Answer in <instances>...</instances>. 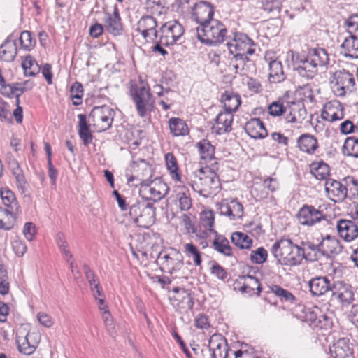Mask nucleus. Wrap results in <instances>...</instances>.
Wrapping results in <instances>:
<instances>
[{
  "label": "nucleus",
  "instance_id": "6ab92c4d",
  "mask_svg": "<svg viewBox=\"0 0 358 358\" xmlns=\"http://www.w3.org/2000/svg\"><path fill=\"white\" fill-rule=\"evenodd\" d=\"M344 108L338 101H331L324 104L321 117L330 122L341 120L344 117Z\"/></svg>",
  "mask_w": 358,
  "mask_h": 358
},
{
  "label": "nucleus",
  "instance_id": "412c9836",
  "mask_svg": "<svg viewBox=\"0 0 358 358\" xmlns=\"http://www.w3.org/2000/svg\"><path fill=\"white\" fill-rule=\"evenodd\" d=\"M104 27L108 32L114 35L119 36L122 33L123 26L121 22V17L117 7H114L113 13H105L104 14Z\"/></svg>",
  "mask_w": 358,
  "mask_h": 358
},
{
  "label": "nucleus",
  "instance_id": "7c9ffc66",
  "mask_svg": "<svg viewBox=\"0 0 358 358\" xmlns=\"http://www.w3.org/2000/svg\"><path fill=\"white\" fill-rule=\"evenodd\" d=\"M320 308L317 306L307 308L304 305L299 304L293 310L294 315L298 319L310 322H315L317 320Z\"/></svg>",
  "mask_w": 358,
  "mask_h": 358
},
{
  "label": "nucleus",
  "instance_id": "dca6fc26",
  "mask_svg": "<svg viewBox=\"0 0 358 358\" xmlns=\"http://www.w3.org/2000/svg\"><path fill=\"white\" fill-rule=\"evenodd\" d=\"M192 14L193 19L199 24V26H203L214 20V8L208 2L201 1L194 5Z\"/></svg>",
  "mask_w": 358,
  "mask_h": 358
},
{
  "label": "nucleus",
  "instance_id": "3c124183",
  "mask_svg": "<svg viewBox=\"0 0 358 358\" xmlns=\"http://www.w3.org/2000/svg\"><path fill=\"white\" fill-rule=\"evenodd\" d=\"M138 167L142 171V173H138L136 176H130L128 178V183L130 184L134 180H137L140 182L139 178L151 179L152 176V169L144 159L141 160Z\"/></svg>",
  "mask_w": 358,
  "mask_h": 358
},
{
  "label": "nucleus",
  "instance_id": "f704fd0d",
  "mask_svg": "<svg viewBox=\"0 0 358 358\" xmlns=\"http://www.w3.org/2000/svg\"><path fill=\"white\" fill-rule=\"evenodd\" d=\"M286 76L282 64L278 59L269 62L268 79L271 83H278L283 81Z\"/></svg>",
  "mask_w": 358,
  "mask_h": 358
},
{
  "label": "nucleus",
  "instance_id": "864d4df0",
  "mask_svg": "<svg viewBox=\"0 0 358 358\" xmlns=\"http://www.w3.org/2000/svg\"><path fill=\"white\" fill-rule=\"evenodd\" d=\"M177 199H178L181 210L186 211L192 208V203L190 194L189 190L185 187L181 188V189L177 193Z\"/></svg>",
  "mask_w": 358,
  "mask_h": 358
},
{
  "label": "nucleus",
  "instance_id": "79ce46f5",
  "mask_svg": "<svg viewBox=\"0 0 358 358\" xmlns=\"http://www.w3.org/2000/svg\"><path fill=\"white\" fill-rule=\"evenodd\" d=\"M310 173L319 180H327L330 173L329 166L322 161L315 162L310 164Z\"/></svg>",
  "mask_w": 358,
  "mask_h": 358
},
{
  "label": "nucleus",
  "instance_id": "c03bdc74",
  "mask_svg": "<svg viewBox=\"0 0 358 358\" xmlns=\"http://www.w3.org/2000/svg\"><path fill=\"white\" fill-rule=\"evenodd\" d=\"M22 67L26 76H35L41 71V66L31 55L24 57Z\"/></svg>",
  "mask_w": 358,
  "mask_h": 358
},
{
  "label": "nucleus",
  "instance_id": "c9c22d12",
  "mask_svg": "<svg viewBox=\"0 0 358 358\" xmlns=\"http://www.w3.org/2000/svg\"><path fill=\"white\" fill-rule=\"evenodd\" d=\"M308 56L310 59V62H313L317 68L327 66L329 63V55L324 48H318L310 50Z\"/></svg>",
  "mask_w": 358,
  "mask_h": 358
},
{
  "label": "nucleus",
  "instance_id": "1a4fd4ad",
  "mask_svg": "<svg viewBox=\"0 0 358 358\" xmlns=\"http://www.w3.org/2000/svg\"><path fill=\"white\" fill-rule=\"evenodd\" d=\"M115 115V112L112 108L103 105L94 107L89 118L91 120L93 126L99 131H104L110 128Z\"/></svg>",
  "mask_w": 358,
  "mask_h": 358
},
{
  "label": "nucleus",
  "instance_id": "ea45409f",
  "mask_svg": "<svg viewBox=\"0 0 358 358\" xmlns=\"http://www.w3.org/2000/svg\"><path fill=\"white\" fill-rule=\"evenodd\" d=\"M83 269L85 274V278L88 281L91 291L94 298L97 299V296H103V290L99 281L94 275V272L87 265L83 266Z\"/></svg>",
  "mask_w": 358,
  "mask_h": 358
},
{
  "label": "nucleus",
  "instance_id": "37998d69",
  "mask_svg": "<svg viewBox=\"0 0 358 358\" xmlns=\"http://www.w3.org/2000/svg\"><path fill=\"white\" fill-rule=\"evenodd\" d=\"M24 88L18 87V83L6 84V82L1 85V93L8 97L14 96L16 99L15 104L20 103V97L24 93Z\"/></svg>",
  "mask_w": 358,
  "mask_h": 358
},
{
  "label": "nucleus",
  "instance_id": "72a5a7b5",
  "mask_svg": "<svg viewBox=\"0 0 358 358\" xmlns=\"http://www.w3.org/2000/svg\"><path fill=\"white\" fill-rule=\"evenodd\" d=\"M221 101L224 104L225 111L231 114L238 110L241 103L240 95L233 92H225L222 94Z\"/></svg>",
  "mask_w": 358,
  "mask_h": 358
},
{
  "label": "nucleus",
  "instance_id": "9d476101",
  "mask_svg": "<svg viewBox=\"0 0 358 358\" xmlns=\"http://www.w3.org/2000/svg\"><path fill=\"white\" fill-rule=\"evenodd\" d=\"M184 32V27L178 21L166 22L159 31L160 43L164 46L173 45L181 39Z\"/></svg>",
  "mask_w": 358,
  "mask_h": 358
},
{
  "label": "nucleus",
  "instance_id": "393cba45",
  "mask_svg": "<svg viewBox=\"0 0 358 358\" xmlns=\"http://www.w3.org/2000/svg\"><path fill=\"white\" fill-rule=\"evenodd\" d=\"M336 227L340 236L345 241H351L358 236V227L353 221L341 220Z\"/></svg>",
  "mask_w": 358,
  "mask_h": 358
},
{
  "label": "nucleus",
  "instance_id": "4468645a",
  "mask_svg": "<svg viewBox=\"0 0 358 358\" xmlns=\"http://www.w3.org/2000/svg\"><path fill=\"white\" fill-rule=\"evenodd\" d=\"M136 30L138 31L148 42L155 41L159 34L156 30L157 26L155 17L150 15L143 16L138 22Z\"/></svg>",
  "mask_w": 358,
  "mask_h": 358
},
{
  "label": "nucleus",
  "instance_id": "f257e3e1",
  "mask_svg": "<svg viewBox=\"0 0 358 358\" xmlns=\"http://www.w3.org/2000/svg\"><path fill=\"white\" fill-rule=\"evenodd\" d=\"M217 162L201 166L187 172V183L200 196L208 198L217 194L221 189V182L217 174Z\"/></svg>",
  "mask_w": 358,
  "mask_h": 358
},
{
  "label": "nucleus",
  "instance_id": "aec40b11",
  "mask_svg": "<svg viewBox=\"0 0 358 358\" xmlns=\"http://www.w3.org/2000/svg\"><path fill=\"white\" fill-rule=\"evenodd\" d=\"M324 189L329 198L334 202L343 201L348 195L343 183L331 178L326 180Z\"/></svg>",
  "mask_w": 358,
  "mask_h": 358
},
{
  "label": "nucleus",
  "instance_id": "774afa93",
  "mask_svg": "<svg viewBox=\"0 0 358 358\" xmlns=\"http://www.w3.org/2000/svg\"><path fill=\"white\" fill-rule=\"evenodd\" d=\"M286 111L281 101H273L268 106V113L272 116H279Z\"/></svg>",
  "mask_w": 358,
  "mask_h": 358
},
{
  "label": "nucleus",
  "instance_id": "bf43d9fd",
  "mask_svg": "<svg viewBox=\"0 0 358 358\" xmlns=\"http://www.w3.org/2000/svg\"><path fill=\"white\" fill-rule=\"evenodd\" d=\"M262 7L266 12L277 15L280 12L281 3L279 0H263Z\"/></svg>",
  "mask_w": 358,
  "mask_h": 358
},
{
  "label": "nucleus",
  "instance_id": "9b49d317",
  "mask_svg": "<svg viewBox=\"0 0 358 358\" xmlns=\"http://www.w3.org/2000/svg\"><path fill=\"white\" fill-rule=\"evenodd\" d=\"M172 296H170L171 305L180 313H186L194 307V299L192 291L180 287L172 289Z\"/></svg>",
  "mask_w": 358,
  "mask_h": 358
},
{
  "label": "nucleus",
  "instance_id": "c85d7f7f",
  "mask_svg": "<svg viewBox=\"0 0 358 358\" xmlns=\"http://www.w3.org/2000/svg\"><path fill=\"white\" fill-rule=\"evenodd\" d=\"M201 160L207 164L217 162L215 157V147L208 139H202L196 145Z\"/></svg>",
  "mask_w": 358,
  "mask_h": 358
},
{
  "label": "nucleus",
  "instance_id": "49530a36",
  "mask_svg": "<svg viewBox=\"0 0 358 358\" xmlns=\"http://www.w3.org/2000/svg\"><path fill=\"white\" fill-rule=\"evenodd\" d=\"M163 258L166 260L167 265L178 266L182 264V255L176 248H166Z\"/></svg>",
  "mask_w": 358,
  "mask_h": 358
},
{
  "label": "nucleus",
  "instance_id": "a19ab883",
  "mask_svg": "<svg viewBox=\"0 0 358 358\" xmlns=\"http://www.w3.org/2000/svg\"><path fill=\"white\" fill-rule=\"evenodd\" d=\"M0 196L3 204L7 208L15 211H20V206L16 199L15 194L8 188L0 189Z\"/></svg>",
  "mask_w": 358,
  "mask_h": 358
},
{
  "label": "nucleus",
  "instance_id": "8fccbe9b",
  "mask_svg": "<svg viewBox=\"0 0 358 358\" xmlns=\"http://www.w3.org/2000/svg\"><path fill=\"white\" fill-rule=\"evenodd\" d=\"M165 162L167 169L169 171L172 179L180 181L181 175L178 171V166L176 157L171 152L165 155Z\"/></svg>",
  "mask_w": 358,
  "mask_h": 358
},
{
  "label": "nucleus",
  "instance_id": "39448f33",
  "mask_svg": "<svg viewBox=\"0 0 358 358\" xmlns=\"http://www.w3.org/2000/svg\"><path fill=\"white\" fill-rule=\"evenodd\" d=\"M129 94L135 103L138 115L141 117H145L148 108L152 105L149 85L140 78L138 83L131 85Z\"/></svg>",
  "mask_w": 358,
  "mask_h": 358
},
{
  "label": "nucleus",
  "instance_id": "a18cd8bd",
  "mask_svg": "<svg viewBox=\"0 0 358 358\" xmlns=\"http://www.w3.org/2000/svg\"><path fill=\"white\" fill-rule=\"evenodd\" d=\"M293 250V248H273V252L276 256H280L286 264H299V257H294L292 256Z\"/></svg>",
  "mask_w": 358,
  "mask_h": 358
},
{
  "label": "nucleus",
  "instance_id": "6e6552de",
  "mask_svg": "<svg viewBox=\"0 0 358 358\" xmlns=\"http://www.w3.org/2000/svg\"><path fill=\"white\" fill-rule=\"evenodd\" d=\"M227 43V46L230 55H250L255 52L256 43L249 37V36L243 32H235L233 36Z\"/></svg>",
  "mask_w": 358,
  "mask_h": 358
},
{
  "label": "nucleus",
  "instance_id": "338daca9",
  "mask_svg": "<svg viewBox=\"0 0 358 358\" xmlns=\"http://www.w3.org/2000/svg\"><path fill=\"white\" fill-rule=\"evenodd\" d=\"M340 131L343 134H349L351 133L358 134V121L355 124L352 121L346 120L340 124Z\"/></svg>",
  "mask_w": 358,
  "mask_h": 358
},
{
  "label": "nucleus",
  "instance_id": "423d86ee",
  "mask_svg": "<svg viewBox=\"0 0 358 358\" xmlns=\"http://www.w3.org/2000/svg\"><path fill=\"white\" fill-rule=\"evenodd\" d=\"M140 183L136 184V186L141 185L140 194L145 201L149 202H157L160 201L168 192V187L159 179L155 178L152 180L150 178H139Z\"/></svg>",
  "mask_w": 358,
  "mask_h": 358
},
{
  "label": "nucleus",
  "instance_id": "de8ad7c7",
  "mask_svg": "<svg viewBox=\"0 0 358 358\" xmlns=\"http://www.w3.org/2000/svg\"><path fill=\"white\" fill-rule=\"evenodd\" d=\"M10 171L15 178L16 185L20 193H26L29 187V184L20 166L18 165L17 167H15Z\"/></svg>",
  "mask_w": 358,
  "mask_h": 358
},
{
  "label": "nucleus",
  "instance_id": "2eb2a0df",
  "mask_svg": "<svg viewBox=\"0 0 358 358\" xmlns=\"http://www.w3.org/2000/svg\"><path fill=\"white\" fill-rule=\"evenodd\" d=\"M209 348L212 358H231L226 339L220 334H213L209 340Z\"/></svg>",
  "mask_w": 358,
  "mask_h": 358
},
{
  "label": "nucleus",
  "instance_id": "c756f323",
  "mask_svg": "<svg viewBox=\"0 0 358 358\" xmlns=\"http://www.w3.org/2000/svg\"><path fill=\"white\" fill-rule=\"evenodd\" d=\"M306 117V110L302 102H292L289 106V113L286 120L290 123H301Z\"/></svg>",
  "mask_w": 358,
  "mask_h": 358
},
{
  "label": "nucleus",
  "instance_id": "7ed1b4c3",
  "mask_svg": "<svg viewBox=\"0 0 358 358\" xmlns=\"http://www.w3.org/2000/svg\"><path fill=\"white\" fill-rule=\"evenodd\" d=\"M198 39L206 45H217L222 43L227 34L225 25L219 20L211 22L196 28Z\"/></svg>",
  "mask_w": 358,
  "mask_h": 358
},
{
  "label": "nucleus",
  "instance_id": "0eeeda50",
  "mask_svg": "<svg viewBox=\"0 0 358 358\" xmlns=\"http://www.w3.org/2000/svg\"><path fill=\"white\" fill-rule=\"evenodd\" d=\"M330 85L333 92L337 96H344L355 90L354 75L346 70L335 71L330 78Z\"/></svg>",
  "mask_w": 358,
  "mask_h": 358
},
{
  "label": "nucleus",
  "instance_id": "4be33fe9",
  "mask_svg": "<svg viewBox=\"0 0 358 358\" xmlns=\"http://www.w3.org/2000/svg\"><path fill=\"white\" fill-rule=\"evenodd\" d=\"M329 352L331 358H353V350L347 338H341L335 341Z\"/></svg>",
  "mask_w": 358,
  "mask_h": 358
},
{
  "label": "nucleus",
  "instance_id": "5fc2aeb1",
  "mask_svg": "<svg viewBox=\"0 0 358 358\" xmlns=\"http://www.w3.org/2000/svg\"><path fill=\"white\" fill-rule=\"evenodd\" d=\"M231 241L235 246H252V238L241 231L233 232L231 235Z\"/></svg>",
  "mask_w": 358,
  "mask_h": 358
},
{
  "label": "nucleus",
  "instance_id": "473e14b6",
  "mask_svg": "<svg viewBox=\"0 0 358 358\" xmlns=\"http://www.w3.org/2000/svg\"><path fill=\"white\" fill-rule=\"evenodd\" d=\"M20 211L13 210L0 208V229L4 230L11 229Z\"/></svg>",
  "mask_w": 358,
  "mask_h": 358
},
{
  "label": "nucleus",
  "instance_id": "e433bc0d",
  "mask_svg": "<svg viewBox=\"0 0 358 358\" xmlns=\"http://www.w3.org/2000/svg\"><path fill=\"white\" fill-rule=\"evenodd\" d=\"M78 135L83 141L85 146L89 145L92 143L93 136L90 130V127L87 123L86 115L84 114H79L78 115Z\"/></svg>",
  "mask_w": 358,
  "mask_h": 358
},
{
  "label": "nucleus",
  "instance_id": "603ef678",
  "mask_svg": "<svg viewBox=\"0 0 358 358\" xmlns=\"http://www.w3.org/2000/svg\"><path fill=\"white\" fill-rule=\"evenodd\" d=\"M132 256L141 264H146L150 259H152V254L148 248H130Z\"/></svg>",
  "mask_w": 358,
  "mask_h": 358
},
{
  "label": "nucleus",
  "instance_id": "6e6d98bb",
  "mask_svg": "<svg viewBox=\"0 0 358 358\" xmlns=\"http://www.w3.org/2000/svg\"><path fill=\"white\" fill-rule=\"evenodd\" d=\"M20 43L21 48L24 50L30 51L36 45L35 38L32 36L29 31H23L20 36Z\"/></svg>",
  "mask_w": 358,
  "mask_h": 358
},
{
  "label": "nucleus",
  "instance_id": "ddd939ff",
  "mask_svg": "<svg viewBox=\"0 0 358 358\" xmlns=\"http://www.w3.org/2000/svg\"><path fill=\"white\" fill-rule=\"evenodd\" d=\"M220 214L227 217L230 220L241 219L244 214L243 206L236 199H222L217 203Z\"/></svg>",
  "mask_w": 358,
  "mask_h": 358
},
{
  "label": "nucleus",
  "instance_id": "a211bd4d",
  "mask_svg": "<svg viewBox=\"0 0 358 358\" xmlns=\"http://www.w3.org/2000/svg\"><path fill=\"white\" fill-rule=\"evenodd\" d=\"M294 68L300 77L306 80L313 79L318 71L315 65L310 62V59L308 55L306 57H297Z\"/></svg>",
  "mask_w": 358,
  "mask_h": 358
},
{
  "label": "nucleus",
  "instance_id": "69168bd1",
  "mask_svg": "<svg viewBox=\"0 0 358 358\" xmlns=\"http://www.w3.org/2000/svg\"><path fill=\"white\" fill-rule=\"evenodd\" d=\"M102 318L108 334L111 336H114L116 334L115 326L110 311L103 312Z\"/></svg>",
  "mask_w": 358,
  "mask_h": 358
},
{
  "label": "nucleus",
  "instance_id": "e2e57ef3",
  "mask_svg": "<svg viewBox=\"0 0 358 358\" xmlns=\"http://www.w3.org/2000/svg\"><path fill=\"white\" fill-rule=\"evenodd\" d=\"M234 290L238 291L242 294H246L249 296L256 294V292H255L249 285H247V282L245 281L241 280V276L234 282Z\"/></svg>",
  "mask_w": 358,
  "mask_h": 358
},
{
  "label": "nucleus",
  "instance_id": "cd10ccee",
  "mask_svg": "<svg viewBox=\"0 0 358 358\" xmlns=\"http://www.w3.org/2000/svg\"><path fill=\"white\" fill-rule=\"evenodd\" d=\"M230 58V65L233 67L236 73L239 75H246L252 64V61L248 57L249 55H231Z\"/></svg>",
  "mask_w": 358,
  "mask_h": 358
},
{
  "label": "nucleus",
  "instance_id": "b1692460",
  "mask_svg": "<svg viewBox=\"0 0 358 358\" xmlns=\"http://www.w3.org/2000/svg\"><path fill=\"white\" fill-rule=\"evenodd\" d=\"M340 53L345 58L358 59V38L351 31L341 43Z\"/></svg>",
  "mask_w": 358,
  "mask_h": 358
},
{
  "label": "nucleus",
  "instance_id": "13d9d810",
  "mask_svg": "<svg viewBox=\"0 0 358 358\" xmlns=\"http://www.w3.org/2000/svg\"><path fill=\"white\" fill-rule=\"evenodd\" d=\"M201 224L209 232L214 230L213 229L215 222L214 213L211 210H203L200 214Z\"/></svg>",
  "mask_w": 358,
  "mask_h": 358
},
{
  "label": "nucleus",
  "instance_id": "a878e982",
  "mask_svg": "<svg viewBox=\"0 0 358 358\" xmlns=\"http://www.w3.org/2000/svg\"><path fill=\"white\" fill-rule=\"evenodd\" d=\"M234 115L231 113L225 110L220 112L215 120V124L213 126V129L218 135L228 133L231 130Z\"/></svg>",
  "mask_w": 358,
  "mask_h": 358
},
{
  "label": "nucleus",
  "instance_id": "4d7b16f0",
  "mask_svg": "<svg viewBox=\"0 0 358 358\" xmlns=\"http://www.w3.org/2000/svg\"><path fill=\"white\" fill-rule=\"evenodd\" d=\"M71 98L74 106H79L82 103L83 96V87L80 83L75 82L70 89Z\"/></svg>",
  "mask_w": 358,
  "mask_h": 358
},
{
  "label": "nucleus",
  "instance_id": "20e7f679",
  "mask_svg": "<svg viewBox=\"0 0 358 358\" xmlns=\"http://www.w3.org/2000/svg\"><path fill=\"white\" fill-rule=\"evenodd\" d=\"M129 214L139 227L148 228L155 222V208L147 201H137L131 204Z\"/></svg>",
  "mask_w": 358,
  "mask_h": 358
},
{
  "label": "nucleus",
  "instance_id": "f8f14e48",
  "mask_svg": "<svg viewBox=\"0 0 358 358\" xmlns=\"http://www.w3.org/2000/svg\"><path fill=\"white\" fill-rule=\"evenodd\" d=\"M296 216L299 223L306 227H313L326 220V215L323 211L308 204H303Z\"/></svg>",
  "mask_w": 358,
  "mask_h": 358
},
{
  "label": "nucleus",
  "instance_id": "2f4dec72",
  "mask_svg": "<svg viewBox=\"0 0 358 358\" xmlns=\"http://www.w3.org/2000/svg\"><path fill=\"white\" fill-rule=\"evenodd\" d=\"M310 291L313 295L322 296L331 289V283L327 277H317L309 282Z\"/></svg>",
  "mask_w": 358,
  "mask_h": 358
},
{
  "label": "nucleus",
  "instance_id": "09e8293b",
  "mask_svg": "<svg viewBox=\"0 0 358 358\" xmlns=\"http://www.w3.org/2000/svg\"><path fill=\"white\" fill-rule=\"evenodd\" d=\"M342 152L345 156L358 158V138L348 137L343 145Z\"/></svg>",
  "mask_w": 358,
  "mask_h": 358
},
{
  "label": "nucleus",
  "instance_id": "5701e85b",
  "mask_svg": "<svg viewBox=\"0 0 358 358\" xmlns=\"http://www.w3.org/2000/svg\"><path fill=\"white\" fill-rule=\"evenodd\" d=\"M296 147L301 152L313 155L318 150L319 143L315 136L306 133L297 138Z\"/></svg>",
  "mask_w": 358,
  "mask_h": 358
},
{
  "label": "nucleus",
  "instance_id": "680f3d73",
  "mask_svg": "<svg viewBox=\"0 0 358 358\" xmlns=\"http://www.w3.org/2000/svg\"><path fill=\"white\" fill-rule=\"evenodd\" d=\"M252 194L257 200H262L266 199L268 196V192L259 182H255L252 187Z\"/></svg>",
  "mask_w": 358,
  "mask_h": 358
},
{
  "label": "nucleus",
  "instance_id": "4c0bfd02",
  "mask_svg": "<svg viewBox=\"0 0 358 358\" xmlns=\"http://www.w3.org/2000/svg\"><path fill=\"white\" fill-rule=\"evenodd\" d=\"M17 53L16 42L6 40L0 46V58L1 60L9 62L14 60Z\"/></svg>",
  "mask_w": 358,
  "mask_h": 358
},
{
  "label": "nucleus",
  "instance_id": "f03ea898",
  "mask_svg": "<svg viewBox=\"0 0 358 358\" xmlns=\"http://www.w3.org/2000/svg\"><path fill=\"white\" fill-rule=\"evenodd\" d=\"M41 335L36 329H31L29 324L19 326L16 330V343L20 353L32 355L37 348Z\"/></svg>",
  "mask_w": 358,
  "mask_h": 358
},
{
  "label": "nucleus",
  "instance_id": "bb28decb",
  "mask_svg": "<svg viewBox=\"0 0 358 358\" xmlns=\"http://www.w3.org/2000/svg\"><path fill=\"white\" fill-rule=\"evenodd\" d=\"M244 129L248 136L255 139L264 138L268 135L267 130L259 118L250 119L246 122Z\"/></svg>",
  "mask_w": 358,
  "mask_h": 358
},
{
  "label": "nucleus",
  "instance_id": "58836bf2",
  "mask_svg": "<svg viewBox=\"0 0 358 358\" xmlns=\"http://www.w3.org/2000/svg\"><path fill=\"white\" fill-rule=\"evenodd\" d=\"M168 123L170 133L173 136H184L189 134L188 127L183 120L179 117H171Z\"/></svg>",
  "mask_w": 358,
  "mask_h": 358
},
{
  "label": "nucleus",
  "instance_id": "0e129e2a",
  "mask_svg": "<svg viewBox=\"0 0 358 358\" xmlns=\"http://www.w3.org/2000/svg\"><path fill=\"white\" fill-rule=\"evenodd\" d=\"M268 257L267 251L264 248H258L255 251H252L250 255V259L252 262L262 264L264 262Z\"/></svg>",
  "mask_w": 358,
  "mask_h": 358
},
{
  "label": "nucleus",
  "instance_id": "f3484780",
  "mask_svg": "<svg viewBox=\"0 0 358 358\" xmlns=\"http://www.w3.org/2000/svg\"><path fill=\"white\" fill-rule=\"evenodd\" d=\"M332 296L343 306H349L354 301V292L350 285L342 281L335 282L331 288Z\"/></svg>",
  "mask_w": 358,
  "mask_h": 358
},
{
  "label": "nucleus",
  "instance_id": "052dcab7",
  "mask_svg": "<svg viewBox=\"0 0 358 358\" xmlns=\"http://www.w3.org/2000/svg\"><path fill=\"white\" fill-rule=\"evenodd\" d=\"M0 121L5 122H11L12 121L10 106L1 98H0Z\"/></svg>",
  "mask_w": 358,
  "mask_h": 358
}]
</instances>
